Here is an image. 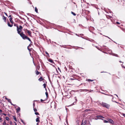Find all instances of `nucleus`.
<instances>
[{
    "label": "nucleus",
    "instance_id": "obj_1",
    "mask_svg": "<svg viewBox=\"0 0 125 125\" xmlns=\"http://www.w3.org/2000/svg\"><path fill=\"white\" fill-rule=\"evenodd\" d=\"M17 27L18 33L19 34L21 37H22V36L23 35V34H24L23 32H21L22 30L19 28L18 26H17Z\"/></svg>",
    "mask_w": 125,
    "mask_h": 125
},
{
    "label": "nucleus",
    "instance_id": "obj_2",
    "mask_svg": "<svg viewBox=\"0 0 125 125\" xmlns=\"http://www.w3.org/2000/svg\"><path fill=\"white\" fill-rule=\"evenodd\" d=\"M22 39L24 40L25 39H27L31 43H32V42L30 40V39L28 37L26 36L25 34H23V35H22L21 37Z\"/></svg>",
    "mask_w": 125,
    "mask_h": 125
},
{
    "label": "nucleus",
    "instance_id": "obj_3",
    "mask_svg": "<svg viewBox=\"0 0 125 125\" xmlns=\"http://www.w3.org/2000/svg\"><path fill=\"white\" fill-rule=\"evenodd\" d=\"M102 105L103 107H105L107 108H109L110 107L109 105L103 102H102Z\"/></svg>",
    "mask_w": 125,
    "mask_h": 125
},
{
    "label": "nucleus",
    "instance_id": "obj_4",
    "mask_svg": "<svg viewBox=\"0 0 125 125\" xmlns=\"http://www.w3.org/2000/svg\"><path fill=\"white\" fill-rule=\"evenodd\" d=\"M7 100L8 101V102H9L12 105H13V106H15V108H16V106H16V104H12L11 101V100L9 99Z\"/></svg>",
    "mask_w": 125,
    "mask_h": 125
},
{
    "label": "nucleus",
    "instance_id": "obj_5",
    "mask_svg": "<svg viewBox=\"0 0 125 125\" xmlns=\"http://www.w3.org/2000/svg\"><path fill=\"white\" fill-rule=\"evenodd\" d=\"M37 118H36V120L37 122L39 123L40 122V117L39 116H37Z\"/></svg>",
    "mask_w": 125,
    "mask_h": 125
},
{
    "label": "nucleus",
    "instance_id": "obj_6",
    "mask_svg": "<svg viewBox=\"0 0 125 125\" xmlns=\"http://www.w3.org/2000/svg\"><path fill=\"white\" fill-rule=\"evenodd\" d=\"M26 31L28 33V34L30 36H31V31L28 30L27 29H26Z\"/></svg>",
    "mask_w": 125,
    "mask_h": 125
},
{
    "label": "nucleus",
    "instance_id": "obj_7",
    "mask_svg": "<svg viewBox=\"0 0 125 125\" xmlns=\"http://www.w3.org/2000/svg\"><path fill=\"white\" fill-rule=\"evenodd\" d=\"M108 122H109L110 123H112V124H113L114 123V122L113 121L112 119H109L108 120Z\"/></svg>",
    "mask_w": 125,
    "mask_h": 125
},
{
    "label": "nucleus",
    "instance_id": "obj_8",
    "mask_svg": "<svg viewBox=\"0 0 125 125\" xmlns=\"http://www.w3.org/2000/svg\"><path fill=\"white\" fill-rule=\"evenodd\" d=\"M17 110V112H20V108L19 107H18L17 109H16Z\"/></svg>",
    "mask_w": 125,
    "mask_h": 125
},
{
    "label": "nucleus",
    "instance_id": "obj_9",
    "mask_svg": "<svg viewBox=\"0 0 125 125\" xmlns=\"http://www.w3.org/2000/svg\"><path fill=\"white\" fill-rule=\"evenodd\" d=\"M43 80L42 77H41L38 80L40 81H41Z\"/></svg>",
    "mask_w": 125,
    "mask_h": 125
},
{
    "label": "nucleus",
    "instance_id": "obj_10",
    "mask_svg": "<svg viewBox=\"0 0 125 125\" xmlns=\"http://www.w3.org/2000/svg\"><path fill=\"white\" fill-rule=\"evenodd\" d=\"M8 25L10 27H11L13 26V24L12 23L11 25H10V24L9 23V22H8Z\"/></svg>",
    "mask_w": 125,
    "mask_h": 125
},
{
    "label": "nucleus",
    "instance_id": "obj_11",
    "mask_svg": "<svg viewBox=\"0 0 125 125\" xmlns=\"http://www.w3.org/2000/svg\"><path fill=\"white\" fill-rule=\"evenodd\" d=\"M97 117L98 118H104V117H103V116L100 115H98L97 116Z\"/></svg>",
    "mask_w": 125,
    "mask_h": 125
},
{
    "label": "nucleus",
    "instance_id": "obj_12",
    "mask_svg": "<svg viewBox=\"0 0 125 125\" xmlns=\"http://www.w3.org/2000/svg\"><path fill=\"white\" fill-rule=\"evenodd\" d=\"M49 62L52 63H54L53 61L51 59H49L48 60Z\"/></svg>",
    "mask_w": 125,
    "mask_h": 125
},
{
    "label": "nucleus",
    "instance_id": "obj_13",
    "mask_svg": "<svg viewBox=\"0 0 125 125\" xmlns=\"http://www.w3.org/2000/svg\"><path fill=\"white\" fill-rule=\"evenodd\" d=\"M40 73L39 71H38L37 70H36V74L37 75H38Z\"/></svg>",
    "mask_w": 125,
    "mask_h": 125
},
{
    "label": "nucleus",
    "instance_id": "obj_14",
    "mask_svg": "<svg viewBox=\"0 0 125 125\" xmlns=\"http://www.w3.org/2000/svg\"><path fill=\"white\" fill-rule=\"evenodd\" d=\"M12 18L11 17L9 19V20L10 21V22L12 23L13 22V21L12 20Z\"/></svg>",
    "mask_w": 125,
    "mask_h": 125
},
{
    "label": "nucleus",
    "instance_id": "obj_15",
    "mask_svg": "<svg viewBox=\"0 0 125 125\" xmlns=\"http://www.w3.org/2000/svg\"><path fill=\"white\" fill-rule=\"evenodd\" d=\"M6 18L4 16H3L2 17V19L3 20H4V21L6 22Z\"/></svg>",
    "mask_w": 125,
    "mask_h": 125
},
{
    "label": "nucleus",
    "instance_id": "obj_16",
    "mask_svg": "<svg viewBox=\"0 0 125 125\" xmlns=\"http://www.w3.org/2000/svg\"><path fill=\"white\" fill-rule=\"evenodd\" d=\"M74 99H75V102H74V103H73V104H74V103H76V102H77V99L76 97H74Z\"/></svg>",
    "mask_w": 125,
    "mask_h": 125
},
{
    "label": "nucleus",
    "instance_id": "obj_17",
    "mask_svg": "<svg viewBox=\"0 0 125 125\" xmlns=\"http://www.w3.org/2000/svg\"><path fill=\"white\" fill-rule=\"evenodd\" d=\"M13 119H14V120L15 121H17V119L14 116H13Z\"/></svg>",
    "mask_w": 125,
    "mask_h": 125
},
{
    "label": "nucleus",
    "instance_id": "obj_18",
    "mask_svg": "<svg viewBox=\"0 0 125 125\" xmlns=\"http://www.w3.org/2000/svg\"><path fill=\"white\" fill-rule=\"evenodd\" d=\"M71 13L72 14H73L74 16H75L76 15V14L75 13H74V12H73L72 11L71 12Z\"/></svg>",
    "mask_w": 125,
    "mask_h": 125
},
{
    "label": "nucleus",
    "instance_id": "obj_19",
    "mask_svg": "<svg viewBox=\"0 0 125 125\" xmlns=\"http://www.w3.org/2000/svg\"><path fill=\"white\" fill-rule=\"evenodd\" d=\"M6 120H7V121H9V117L7 116V117H6Z\"/></svg>",
    "mask_w": 125,
    "mask_h": 125
},
{
    "label": "nucleus",
    "instance_id": "obj_20",
    "mask_svg": "<svg viewBox=\"0 0 125 125\" xmlns=\"http://www.w3.org/2000/svg\"><path fill=\"white\" fill-rule=\"evenodd\" d=\"M35 11L37 13L38 12V9L36 8V7L35 8Z\"/></svg>",
    "mask_w": 125,
    "mask_h": 125
},
{
    "label": "nucleus",
    "instance_id": "obj_21",
    "mask_svg": "<svg viewBox=\"0 0 125 125\" xmlns=\"http://www.w3.org/2000/svg\"><path fill=\"white\" fill-rule=\"evenodd\" d=\"M113 55L114 56L117 57H119L118 55L117 54H114Z\"/></svg>",
    "mask_w": 125,
    "mask_h": 125
},
{
    "label": "nucleus",
    "instance_id": "obj_22",
    "mask_svg": "<svg viewBox=\"0 0 125 125\" xmlns=\"http://www.w3.org/2000/svg\"><path fill=\"white\" fill-rule=\"evenodd\" d=\"M19 28L21 29H22V26H21V25H20L19 26Z\"/></svg>",
    "mask_w": 125,
    "mask_h": 125
},
{
    "label": "nucleus",
    "instance_id": "obj_23",
    "mask_svg": "<svg viewBox=\"0 0 125 125\" xmlns=\"http://www.w3.org/2000/svg\"><path fill=\"white\" fill-rule=\"evenodd\" d=\"M45 94H46V97H47H47L48 96V93L46 92L45 93Z\"/></svg>",
    "mask_w": 125,
    "mask_h": 125
},
{
    "label": "nucleus",
    "instance_id": "obj_24",
    "mask_svg": "<svg viewBox=\"0 0 125 125\" xmlns=\"http://www.w3.org/2000/svg\"><path fill=\"white\" fill-rule=\"evenodd\" d=\"M43 86H44V88H45L46 87V84L45 83L43 84Z\"/></svg>",
    "mask_w": 125,
    "mask_h": 125
},
{
    "label": "nucleus",
    "instance_id": "obj_25",
    "mask_svg": "<svg viewBox=\"0 0 125 125\" xmlns=\"http://www.w3.org/2000/svg\"><path fill=\"white\" fill-rule=\"evenodd\" d=\"M93 81V80H91L90 79H88L87 80V81L88 82L91 81L92 82Z\"/></svg>",
    "mask_w": 125,
    "mask_h": 125
},
{
    "label": "nucleus",
    "instance_id": "obj_26",
    "mask_svg": "<svg viewBox=\"0 0 125 125\" xmlns=\"http://www.w3.org/2000/svg\"><path fill=\"white\" fill-rule=\"evenodd\" d=\"M33 110H34V111L35 112H36L37 111V109L36 108H34H34H33Z\"/></svg>",
    "mask_w": 125,
    "mask_h": 125
},
{
    "label": "nucleus",
    "instance_id": "obj_27",
    "mask_svg": "<svg viewBox=\"0 0 125 125\" xmlns=\"http://www.w3.org/2000/svg\"><path fill=\"white\" fill-rule=\"evenodd\" d=\"M35 114L36 115H39V113H38V112H35Z\"/></svg>",
    "mask_w": 125,
    "mask_h": 125
},
{
    "label": "nucleus",
    "instance_id": "obj_28",
    "mask_svg": "<svg viewBox=\"0 0 125 125\" xmlns=\"http://www.w3.org/2000/svg\"><path fill=\"white\" fill-rule=\"evenodd\" d=\"M6 124V123L5 122V120L4 122L3 123V125H5Z\"/></svg>",
    "mask_w": 125,
    "mask_h": 125
},
{
    "label": "nucleus",
    "instance_id": "obj_29",
    "mask_svg": "<svg viewBox=\"0 0 125 125\" xmlns=\"http://www.w3.org/2000/svg\"><path fill=\"white\" fill-rule=\"evenodd\" d=\"M104 123H107L108 122V121H107L106 120H104Z\"/></svg>",
    "mask_w": 125,
    "mask_h": 125
},
{
    "label": "nucleus",
    "instance_id": "obj_30",
    "mask_svg": "<svg viewBox=\"0 0 125 125\" xmlns=\"http://www.w3.org/2000/svg\"><path fill=\"white\" fill-rule=\"evenodd\" d=\"M98 105H102V103H101L100 102H98Z\"/></svg>",
    "mask_w": 125,
    "mask_h": 125
},
{
    "label": "nucleus",
    "instance_id": "obj_31",
    "mask_svg": "<svg viewBox=\"0 0 125 125\" xmlns=\"http://www.w3.org/2000/svg\"><path fill=\"white\" fill-rule=\"evenodd\" d=\"M46 54H47L48 56H49V53H48V52H45Z\"/></svg>",
    "mask_w": 125,
    "mask_h": 125
},
{
    "label": "nucleus",
    "instance_id": "obj_32",
    "mask_svg": "<svg viewBox=\"0 0 125 125\" xmlns=\"http://www.w3.org/2000/svg\"><path fill=\"white\" fill-rule=\"evenodd\" d=\"M2 121V119L1 117H0V122H1Z\"/></svg>",
    "mask_w": 125,
    "mask_h": 125
},
{
    "label": "nucleus",
    "instance_id": "obj_33",
    "mask_svg": "<svg viewBox=\"0 0 125 125\" xmlns=\"http://www.w3.org/2000/svg\"><path fill=\"white\" fill-rule=\"evenodd\" d=\"M21 122L24 124V122L21 119Z\"/></svg>",
    "mask_w": 125,
    "mask_h": 125
},
{
    "label": "nucleus",
    "instance_id": "obj_34",
    "mask_svg": "<svg viewBox=\"0 0 125 125\" xmlns=\"http://www.w3.org/2000/svg\"><path fill=\"white\" fill-rule=\"evenodd\" d=\"M27 48H28V50H29V51L30 52V51H31V50L29 48V47H27Z\"/></svg>",
    "mask_w": 125,
    "mask_h": 125
},
{
    "label": "nucleus",
    "instance_id": "obj_35",
    "mask_svg": "<svg viewBox=\"0 0 125 125\" xmlns=\"http://www.w3.org/2000/svg\"><path fill=\"white\" fill-rule=\"evenodd\" d=\"M2 114L3 115H4L5 116H6L7 115V114H4V113H2Z\"/></svg>",
    "mask_w": 125,
    "mask_h": 125
},
{
    "label": "nucleus",
    "instance_id": "obj_36",
    "mask_svg": "<svg viewBox=\"0 0 125 125\" xmlns=\"http://www.w3.org/2000/svg\"><path fill=\"white\" fill-rule=\"evenodd\" d=\"M60 46H61V47H64V48H66V47H64L63 45H62V46L60 45Z\"/></svg>",
    "mask_w": 125,
    "mask_h": 125
},
{
    "label": "nucleus",
    "instance_id": "obj_37",
    "mask_svg": "<svg viewBox=\"0 0 125 125\" xmlns=\"http://www.w3.org/2000/svg\"><path fill=\"white\" fill-rule=\"evenodd\" d=\"M10 125H12V122L11 121H10Z\"/></svg>",
    "mask_w": 125,
    "mask_h": 125
},
{
    "label": "nucleus",
    "instance_id": "obj_38",
    "mask_svg": "<svg viewBox=\"0 0 125 125\" xmlns=\"http://www.w3.org/2000/svg\"><path fill=\"white\" fill-rule=\"evenodd\" d=\"M33 107H34L35 105V103H34V102L33 103Z\"/></svg>",
    "mask_w": 125,
    "mask_h": 125
},
{
    "label": "nucleus",
    "instance_id": "obj_39",
    "mask_svg": "<svg viewBox=\"0 0 125 125\" xmlns=\"http://www.w3.org/2000/svg\"><path fill=\"white\" fill-rule=\"evenodd\" d=\"M116 24H120V23L118 22H116Z\"/></svg>",
    "mask_w": 125,
    "mask_h": 125
},
{
    "label": "nucleus",
    "instance_id": "obj_40",
    "mask_svg": "<svg viewBox=\"0 0 125 125\" xmlns=\"http://www.w3.org/2000/svg\"><path fill=\"white\" fill-rule=\"evenodd\" d=\"M44 100H42V99H41V102H42V101H44Z\"/></svg>",
    "mask_w": 125,
    "mask_h": 125
},
{
    "label": "nucleus",
    "instance_id": "obj_41",
    "mask_svg": "<svg viewBox=\"0 0 125 125\" xmlns=\"http://www.w3.org/2000/svg\"><path fill=\"white\" fill-rule=\"evenodd\" d=\"M31 45H30V44H29V45L28 46V47H31Z\"/></svg>",
    "mask_w": 125,
    "mask_h": 125
},
{
    "label": "nucleus",
    "instance_id": "obj_42",
    "mask_svg": "<svg viewBox=\"0 0 125 125\" xmlns=\"http://www.w3.org/2000/svg\"><path fill=\"white\" fill-rule=\"evenodd\" d=\"M85 111H87V112L88 111H89V110L86 109V110H85Z\"/></svg>",
    "mask_w": 125,
    "mask_h": 125
},
{
    "label": "nucleus",
    "instance_id": "obj_43",
    "mask_svg": "<svg viewBox=\"0 0 125 125\" xmlns=\"http://www.w3.org/2000/svg\"><path fill=\"white\" fill-rule=\"evenodd\" d=\"M105 36V37H106L107 38H108L109 39H110V38H109V37H108V36Z\"/></svg>",
    "mask_w": 125,
    "mask_h": 125
},
{
    "label": "nucleus",
    "instance_id": "obj_44",
    "mask_svg": "<svg viewBox=\"0 0 125 125\" xmlns=\"http://www.w3.org/2000/svg\"><path fill=\"white\" fill-rule=\"evenodd\" d=\"M85 90V91H88V90L87 89H84V90Z\"/></svg>",
    "mask_w": 125,
    "mask_h": 125
},
{
    "label": "nucleus",
    "instance_id": "obj_45",
    "mask_svg": "<svg viewBox=\"0 0 125 125\" xmlns=\"http://www.w3.org/2000/svg\"><path fill=\"white\" fill-rule=\"evenodd\" d=\"M14 123L15 124V125H17L16 123L15 122H14Z\"/></svg>",
    "mask_w": 125,
    "mask_h": 125
},
{
    "label": "nucleus",
    "instance_id": "obj_46",
    "mask_svg": "<svg viewBox=\"0 0 125 125\" xmlns=\"http://www.w3.org/2000/svg\"><path fill=\"white\" fill-rule=\"evenodd\" d=\"M123 115L125 117V114H123Z\"/></svg>",
    "mask_w": 125,
    "mask_h": 125
},
{
    "label": "nucleus",
    "instance_id": "obj_47",
    "mask_svg": "<svg viewBox=\"0 0 125 125\" xmlns=\"http://www.w3.org/2000/svg\"><path fill=\"white\" fill-rule=\"evenodd\" d=\"M5 99L6 100H8L9 99H8L6 97L5 98Z\"/></svg>",
    "mask_w": 125,
    "mask_h": 125
},
{
    "label": "nucleus",
    "instance_id": "obj_48",
    "mask_svg": "<svg viewBox=\"0 0 125 125\" xmlns=\"http://www.w3.org/2000/svg\"><path fill=\"white\" fill-rule=\"evenodd\" d=\"M4 13L7 16H8V15H7V13Z\"/></svg>",
    "mask_w": 125,
    "mask_h": 125
},
{
    "label": "nucleus",
    "instance_id": "obj_49",
    "mask_svg": "<svg viewBox=\"0 0 125 125\" xmlns=\"http://www.w3.org/2000/svg\"><path fill=\"white\" fill-rule=\"evenodd\" d=\"M91 41L93 42L94 41L93 40H92L91 41Z\"/></svg>",
    "mask_w": 125,
    "mask_h": 125
},
{
    "label": "nucleus",
    "instance_id": "obj_50",
    "mask_svg": "<svg viewBox=\"0 0 125 125\" xmlns=\"http://www.w3.org/2000/svg\"><path fill=\"white\" fill-rule=\"evenodd\" d=\"M81 125H85L83 123H82V124Z\"/></svg>",
    "mask_w": 125,
    "mask_h": 125
},
{
    "label": "nucleus",
    "instance_id": "obj_51",
    "mask_svg": "<svg viewBox=\"0 0 125 125\" xmlns=\"http://www.w3.org/2000/svg\"><path fill=\"white\" fill-rule=\"evenodd\" d=\"M70 79L71 80H74V79L72 78H70Z\"/></svg>",
    "mask_w": 125,
    "mask_h": 125
},
{
    "label": "nucleus",
    "instance_id": "obj_52",
    "mask_svg": "<svg viewBox=\"0 0 125 125\" xmlns=\"http://www.w3.org/2000/svg\"><path fill=\"white\" fill-rule=\"evenodd\" d=\"M39 123H38V122L37 123V125H39Z\"/></svg>",
    "mask_w": 125,
    "mask_h": 125
},
{
    "label": "nucleus",
    "instance_id": "obj_53",
    "mask_svg": "<svg viewBox=\"0 0 125 125\" xmlns=\"http://www.w3.org/2000/svg\"><path fill=\"white\" fill-rule=\"evenodd\" d=\"M2 111L0 109V112H2Z\"/></svg>",
    "mask_w": 125,
    "mask_h": 125
},
{
    "label": "nucleus",
    "instance_id": "obj_54",
    "mask_svg": "<svg viewBox=\"0 0 125 125\" xmlns=\"http://www.w3.org/2000/svg\"><path fill=\"white\" fill-rule=\"evenodd\" d=\"M115 95H116V96H117V97H118V96H117V95H116V94H115Z\"/></svg>",
    "mask_w": 125,
    "mask_h": 125
},
{
    "label": "nucleus",
    "instance_id": "obj_55",
    "mask_svg": "<svg viewBox=\"0 0 125 125\" xmlns=\"http://www.w3.org/2000/svg\"><path fill=\"white\" fill-rule=\"evenodd\" d=\"M79 48H81V49H83V48H81V47H79Z\"/></svg>",
    "mask_w": 125,
    "mask_h": 125
},
{
    "label": "nucleus",
    "instance_id": "obj_56",
    "mask_svg": "<svg viewBox=\"0 0 125 125\" xmlns=\"http://www.w3.org/2000/svg\"><path fill=\"white\" fill-rule=\"evenodd\" d=\"M11 15H10L9 16V17H11Z\"/></svg>",
    "mask_w": 125,
    "mask_h": 125
},
{
    "label": "nucleus",
    "instance_id": "obj_57",
    "mask_svg": "<svg viewBox=\"0 0 125 125\" xmlns=\"http://www.w3.org/2000/svg\"><path fill=\"white\" fill-rule=\"evenodd\" d=\"M45 88V90L46 91L47 89H46V87Z\"/></svg>",
    "mask_w": 125,
    "mask_h": 125
},
{
    "label": "nucleus",
    "instance_id": "obj_58",
    "mask_svg": "<svg viewBox=\"0 0 125 125\" xmlns=\"http://www.w3.org/2000/svg\"><path fill=\"white\" fill-rule=\"evenodd\" d=\"M2 114V113H0V115L1 114Z\"/></svg>",
    "mask_w": 125,
    "mask_h": 125
},
{
    "label": "nucleus",
    "instance_id": "obj_59",
    "mask_svg": "<svg viewBox=\"0 0 125 125\" xmlns=\"http://www.w3.org/2000/svg\"><path fill=\"white\" fill-rule=\"evenodd\" d=\"M14 26H16V25H15V24H14Z\"/></svg>",
    "mask_w": 125,
    "mask_h": 125
},
{
    "label": "nucleus",
    "instance_id": "obj_60",
    "mask_svg": "<svg viewBox=\"0 0 125 125\" xmlns=\"http://www.w3.org/2000/svg\"><path fill=\"white\" fill-rule=\"evenodd\" d=\"M119 62H122L121 61H119Z\"/></svg>",
    "mask_w": 125,
    "mask_h": 125
},
{
    "label": "nucleus",
    "instance_id": "obj_61",
    "mask_svg": "<svg viewBox=\"0 0 125 125\" xmlns=\"http://www.w3.org/2000/svg\"><path fill=\"white\" fill-rule=\"evenodd\" d=\"M6 125H8V124H6Z\"/></svg>",
    "mask_w": 125,
    "mask_h": 125
},
{
    "label": "nucleus",
    "instance_id": "obj_62",
    "mask_svg": "<svg viewBox=\"0 0 125 125\" xmlns=\"http://www.w3.org/2000/svg\"><path fill=\"white\" fill-rule=\"evenodd\" d=\"M103 72H101V73H103Z\"/></svg>",
    "mask_w": 125,
    "mask_h": 125
},
{
    "label": "nucleus",
    "instance_id": "obj_63",
    "mask_svg": "<svg viewBox=\"0 0 125 125\" xmlns=\"http://www.w3.org/2000/svg\"><path fill=\"white\" fill-rule=\"evenodd\" d=\"M8 116H9V114H8Z\"/></svg>",
    "mask_w": 125,
    "mask_h": 125
},
{
    "label": "nucleus",
    "instance_id": "obj_64",
    "mask_svg": "<svg viewBox=\"0 0 125 125\" xmlns=\"http://www.w3.org/2000/svg\"><path fill=\"white\" fill-rule=\"evenodd\" d=\"M8 116H9V114H8Z\"/></svg>",
    "mask_w": 125,
    "mask_h": 125
}]
</instances>
